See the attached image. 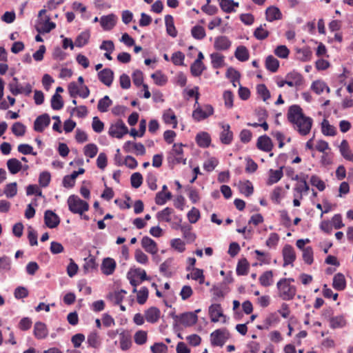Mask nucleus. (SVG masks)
I'll use <instances>...</instances> for the list:
<instances>
[{"label": "nucleus", "instance_id": "nucleus-14", "mask_svg": "<svg viewBox=\"0 0 353 353\" xmlns=\"http://www.w3.org/2000/svg\"><path fill=\"white\" fill-rule=\"evenodd\" d=\"M98 78L102 83L110 87L114 79V72L110 68H105L98 72Z\"/></svg>", "mask_w": 353, "mask_h": 353}, {"label": "nucleus", "instance_id": "nucleus-56", "mask_svg": "<svg viewBox=\"0 0 353 353\" xmlns=\"http://www.w3.org/2000/svg\"><path fill=\"white\" fill-rule=\"evenodd\" d=\"M313 249L310 246L305 247L303 250V259L305 263L311 265L314 261Z\"/></svg>", "mask_w": 353, "mask_h": 353}, {"label": "nucleus", "instance_id": "nucleus-8", "mask_svg": "<svg viewBox=\"0 0 353 353\" xmlns=\"http://www.w3.org/2000/svg\"><path fill=\"white\" fill-rule=\"evenodd\" d=\"M44 222L48 228H55L60 223V218L52 210H47L44 212Z\"/></svg>", "mask_w": 353, "mask_h": 353}, {"label": "nucleus", "instance_id": "nucleus-38", "mask_svg": "<svg viewBox=\"0 0 353 353\" xmlns=\"http://www.w3.org/2000/svg\"><path fill=\"white\" fill-rule=\"evenodd\" d=\"M249 270V263L245 258L239 261L236 265V274L239 276L247 275Z\"/></svg>", "mask_w": 353, "mask_h": 353}, {"label": "nucleus", "instance_id": "nucleus-52", "mask_svg": "<svg viewBox=\"0 0 353 353\" xmlns=\"http://www.w3.org/2000/svg\"><path fill=\"white\" fill-rule=\"evenodd\" d=\"M87 343L93 348H97L100 345L99 336L96 331L90 333L87 338Z\"/></svg>", "mask_w": 353, "mask_h": 353}, {"label": "nucleus", "instance_id": "nucleus-47", "mask_svg": "<svg viewBox=\"0 0 353 353\" xmlns=\"http://www.w3.org/2000/svg\"><path fill=\"white\" fill-rule=\"evenodd\" d=\"M163 119L165 123L168 124H173V128H176L177 125V120L176 117L174 114V112L169 109L168 111L163 113Z\"/></svg>", "mask_w": 353, "mask_h": 353}, {"label": "nucleus", "instance_id": "nucleus-22", "mask_svg": "<svg viewBox=\"0 0 353 353\" xmlns=\"http://www.w3.org/2000/svg\"><path fill=\"white\" fill-rule=\"evenodd\" d=\"M161 315V311L156 307H151L145 312V317L148 323H157Z\"/></svg>", "mask_w": 353, "mask_h": 353}, {"label": "nucleus", "instance_id": "nucleus-50", "mask_svg": "<svg viewBox=\"0 0 353 353\" xmlns=\"http://www.w3.org/2000/svg\"><path fill=\"white\" fill-rule=\"evenodd\" d=\"M172 194L170 192H163V191H160L157 193L155 196V203L159 205H164L168 200L171 199Z\"/></svg>", "mask_w": 353, "mask_h": 353}, {"label": "nucleus", "instance_id": "nucleus-34", "mask_svg": "<svg viewBox=\"0 0 353 353\" xmlns=\"http://www.w3.org/2000/svg\"><path fill=\"white\" fill-rule=\"evenodd\" d=\"M224 56L218 53L213 52L210 54L211 63L214 68L218 69L224 65Z\"/></svg>", "mask_w": 353, "mask_h": 353}, {"label": "nucleus", "instance_id": "nucleus-29", "mask_svg": "<svg viewBox=\"0 0 353 353\" xmlns=\"http://www.w3.org/2000/svg\"><path fill=\"white\" fill-rule=\"evenodd\" d=\"M333 288L338 290H343L346 287V281L342 273H337L334 275L332 282Z\"/></svg>", "mask_w": 353, "mask_h": 353}, {"label": "nucleus", "instance_id": "nucleus-1", "mask_svg": "<svg viewBox=\"0 0 353 353\" xmlns=\"http://www.w3.org/2000/svg\"><path fill=\"white\" fill-rule=\"evenodd\" d=\"M288 119L296 126L300 134L305 136L310 132L312 125V119L305 116L299 105H292L289 107Z\"/></svg>", "mask_w": 353, "mask_h": 353}, {"label": "nucleus", "instance_id": "nucleus-7", "mask_svg": "<svg viewBox=\"0 0 353 353\" xmlns=\"http://www.w3.org/2000/svg\"><path fill=\"white\" fill-rule=\"evenodd\" d=\"M282 255L283 258V267H286L288 265L293 264L296 260V254L294 248L289 244H286L282 250Z\"/></svg>", "mask_w": 353, "mask_h": 353}, {"label": "nucleus", "instance_id": "nucleus-48", "mask_svg": "<svg viewBox=\"0 0 353 353\" xmlns=\"http://www.w3.org/2000/svg\"><path fill=\"white\" fill-rule=\"evenodd\" d=\"M50 102L51 107L54 110H61L63 107L62 97L58 93H54L52 95Z\"/></svg>", "mask_w": 353, "mask_h": 353}, {"label": "nucleus", "instance_id": "nucleus-62", "mask_svg": "<svg viewBox=\"0 0 353 353\" xmlns=\"http://www.w3.org/2000/svg\"><path fill=\"white\" fill-rule=\"evenodd\" d=\"M134 339L137 345H143L147 341V332L143 330H139L134 334Z\"/></svg>", "mask_w": 353, "mask_h": 353}, {"label": "nucleus", "instance_id": "nucleus-58", "mask_svg": "<svg viewBox=\"0 0 353 353\" xmlns=\"http://www.w3.org/2000/svg\"><path fill=\"white\" fill-rule=\"evenodd\" d=\"M131 185L134 188H139L143 183V176L139 172H134L130 176Z\"/></svg>", "mask_w": 353, "mask_h": 353}, {"label": "nucleus", "instance_id": "nucleus-63", "mask_svg": "<svg viewBox=\"0 0 353 353\" xmlns=\"http://www.w3.org/2000/svg\"><path fill=\"white\" fill-rule=\"evenodd\" d=\"M148 289L146 287H142L137 292V302L140 305L144 304L148 297Z\"/></svg>", "mask_w": 353, "mask_h": 353}, {"label": "nucleus", "instance_id": "nucleus-15", "mask_svg": "<svg viewBox=\"0 0 353 353\" xmlns=\"http://www.w3.org/2000/svg\"><path fill=\"white\" fill-rule=\"evenodd\" d=\"M117 17L114 14L103 15L100 18V24L104 30H110L116 25Z\"/></svg>", "mask_w": 353, "mask_h": 353}, {"label": "nucleus", "instance_id": "nucleus-28", "mask_svg": "<svg viewBox=\"0 0 353 353\" xmlns=\"http://www.w3.org/2000/svg\"><path fill=\"white\" fill-rule=\"evenodd\" d=\"M196 141L199 146L205 148L210 145L211 137L208 132H202L196 134Z\"/></svg>", "mask_w": 353, "mask_h": 353}, {"label": "nucleus", "instance_id": "nucleus-27", "mask_svg": "<svg viewBox=\"0 0 353 353\" xmlns=\"http://www.w3.org/2000/svg\"><path fill=\"white\" fill-rule=\"evenodd\" d=\"M165 23L167 34H169L170 37L175 38L177 36V30L174 23L173 17L170 14L165 15Z\"/></svg>", "mask_w": 353, "mask_h": 353}, {"label": "nucleus", "instance_id": "nucleus-19", "mask_svg": "<svg viewBox=\"0 0 353 353\" xmlns=\"http://www.w3.org/2000/svg\"><path fill=\"white\" fill-rule=\"evenodd\" d=\"M33 332L37 339H43L46 338L48 334L46 325L41 321H37L34 323Z\"/></svg>", "mask_w": 353, "mask_h": 353}, {"label": "nucleus", "instance_id": "nucleus-3", "mask_svg": "<svg viewBox=\"0 0 353 353\" xmlns=\"http://www.w3.org/2000/svg\"><path fill=\"white\" fill-rule=\"evenodd\" d=\"M279 297L284 301L294 299L296 293V288L290 283H285L279 280L276 283Z\"/></svg>", "mask_w": 353, "mask_h": 353}, {"label": "nucleus", "instance_id": "nucleus-64", "mask_svg": "<svg viewBox=\"0 0 353 353\" xmlns=\"http://www.w3.org/2000/svg\"><path fill=\"white\" fill-rule=\"evenodd\" d=\"M152 353H167L168 347L163 343H155L150 347Z\"/></svg>", "mask_w": 353, "mask_h": 353}, {"label": "nucleus", "instance_id": "nucleus-46", "mask_svg": "<svg viewBox=\"0 0 353 353\" xmlns=\"http://www.w3.org/2000/svg\"><path fill=\"white\" fill-rule=\"evenodd\" d=\"M112 103V100L106 95L99 101L97 105L98 110L101 112H106Z\"/></svg>", "mask_w": 353, "mask_h": 353}, {"label": "nucleus", "instance_id": "nucleus-57", "mask_svg": "<svg viewBox=\"0 0 353 353\" xmlns=\"http://www.w3.org/2000/svg\"><path fill=\"white\" fill-rule=\"evenodd\" d=\"M55 27L56 24L54 22L50 21V17L47 16L43 28L41 29L37 28V30L40 33H48L54 29Z\"/></svg>", "mask_w": 353, "mask_h": 353}, {"label": "nucleus", "instance_id": "nucleus-12", "mask_svg": "<svg viewBox=\"0 0 353 353\" xmlns=\"http://www.w3.org/2000/svg\"><path fill=\"white\" fill-rule=\"evenodd\" d=\"M198 321V316L193 312H184L179 315V322L185 327H191Z\"/></svg>", "mask_w": 353, "mask_h": 353}, {"label": "nucleus", "instance_id": "nucleus-53", "mask_svg": "<svg viewBox=\"0 0 353 353\" xmlns=\"http://www.w3.org/2000/svg\"><path fill=\"white\" fill-rule=\"evenodd\" d=\"M3 194L8 198H12L17 194V184L16 182L8 183L6 185Z\"/></svg>", "mask_w": 353, "mask_h": 353}, {"label": "nucleus", "instance_id": "nucleus-33", "mask_svg": "<svg viewBox=\"0 0 353 353\" xmlns=\"http://www.w3.org/2000/svg\"><path fill=\"white\" fill-rule=\"evenodd\" d=\"M90 34L88 30L81 32L76 38L74 44L78 48H82L85 46L90 39Z\"/></svg>", "mask_w": 353, "mask_h": 353}, {"label": "nucleus", "instance_id": "nucleus-49", "mask_svg": "<svg viewBox=\"0 0 353 353\" xmlns=\"http://www.w3.org/2000/svg\"><path fill=\"white\" fill-rule=\"evenodd\" d=\"M205 69L206 68L203 63H196V61H194L190 65L191 74L195 77L201 76Z\"/></svg>", "mask_w": 353, "mask_h": 353}, {"label": "nucleus", "instance_id": "nucleus-9", "mask_svg": "<svg viewBox=\"0 0 353 353\" xmlns=\"http://www.w3.org/2000/svg\"><path fill=\"white\" fill-rule=\"evenodd\" d=\"M50 123V117L48 114L44 113L37 117L34 122V130L38 132H42L45 128Z\"/></svg>", "mask_w": 353, "mask_h": 353}, {"label": "nucleus", "instance_id": "nucleus-4", "mask_svg": "<svg viewBox=\"0 0 353 353\" xmlns=\"http://www.w3.org/2000/svg\"><path fill=\"white\" fill-rule=\"evenodd\" d=\"M8 87L10 92L14 96L23 93L26 96H29L32 91V87L30 83H27L24 86H22L19 83V79L17 77L12 78V81L8 83Z\"/></svg>", "mask_w": 353, "mask_h": 353}, {"label": "nucleus", "instance_id": "nucleus-26", "mask_svg": "<svg viewBox=\"0 0 353 353\" xmlns=\"http://www.w3.org/2000/svg\"><path fill=\"white\" fill-rule=\"evenodd\" d=\"M283 166H281L279 170H274L273 169H270L269 170V178L267 181V184L268 185L276 183L281 180L283 176Z\"/></svg>", "mask_w": 353, "mask_h": 353}, {"label": "nucleus", "instance_id": "nucleus-25", "mask_svg": "<svg viewBox=\"0 0 353 353\" xmlns=\"http://www.w3.org/2000/svg\"><path fill=\"white\" fill-rule=\"evenodd\" d=\"M266 20L272 22L275 20H279L282 18V13L280 10L275 6H270L265 11Z\"/></svg>", "mask_w": 353, "mask_h": 353}, {"label": "nucleus", "instance_id": "nucleus-35", "mask_svg": "<svg viewBox=\"0 0 353 353\" xmlns=\"http://www.w3.org/2000/svg\"><path fill=\"white\" fill-rule=\"evenodd\" d=\"M174 210L172 208L167 207L164 208L163 210L159 211L157 213V219L159 221H165L170 222L171 217L170 215L173 213Z\"/></svg>", "mask_w": 353, "mask_h": 353}, {"label": "nucleus", "instance_id": "nucleus-39", "mask_svg": "<svg viewBox=\"0 0 353 353\" xmlns=\"http://www.w3.org/2000/svg\"><path fill=\"white\" fill-rule=\"evenodd\" d=\"M329 323L332 329L342 328L346 325V321L342 315L333 316Z\"/></svg>", "mask_w": 353, "mask_h": 353}, {"label": "nucleus", "instance_id": "nucleus-23", "mask_svg": "<svg viewBox=\"0 0 353 353\" xmlns=\"http://www.w3.org/2000/svg\"><path fill=\"white\" fill-rule=\"evenodd\" d=\"M180 230L183 233V236L187 240L188 243H192L195 241L196 236L191 230L192 227L188 223L179 225Z\"/></svg>", "mask_w": 353, "mask_h": 353}, {"label": "nucleus", "instance_id": "nucleus-2", "mask_svg": "<svg viewBox=\"0 0 353 353\" xmlns=\"http://www.w3.org/2000/svg\"><path fill=\"white\" fill-rule=\"evenodd\" d=\"M69 210L73 214H82L89 210V204L85 201L81 199L78 196L70 195L67 201Z\"/></svg>", "mask_w": 353, "mask_h": 353}, {"label": "nucleus", "instance_id": "nucleus-55", "mask_svg": "<svg viewBox=\"0 0 353 353\" xmlns=\"http://www.w3.org/2000/svg\"><path fill=\"white\" fill-rule=\"evenodd\" d=\"M51 180L50 173L48 171H43L40 173L39 176V183L41 187L46 188L49 185Z\"/></svg>", "mask_w": 353, "mask_h": 353}, {"label": "nucleus", "instance_id": "nucleus-31", "mask_svg": "<svg viewBox=\"0 0 353 353\" xmlns=\"http://www.w3.org/2000/svg\"><path fill=\"white\" fill-rule=\"evenodd\" d=\"M7 167L12 174H15L21 170L22 164L18 159L12 158L8 160Z\"/></svg>", "mask_w": 353, "mask_h": 353}, {"label": "nucleus", "instance_id": "nucleus-42", "mask_svg": "<svg viewBox=\"0 0 353 353\" xmlns=\"http://www.w3.org/2000/svg\"><path fill=\"white\" fill-rule=\"evenodd\" d=\"M265 27H266L265 23L260 25L255 29L253 35L256 39L262 41L268 37L270 32L265 29Z\"/></svg>", "mask_w": 353, "mask_h": 353}, {"label": "nucleus", "instance_id": "nucleus-41", "mask_svg": "<svg viewBox=\"0 0 353 353\" xmlns=\"http://www.w3.org/2000/svg\"><path fill=\"white\" fill-rule=\"evenodd\" d=\"M225 76L228 79H229L234 87H236V85L234 84V82H237L240 83V77L241 74L236 70L233 68L232 67H230L226 72Z\"/></svg>", "mask_w": 353, "mask_h": 353}, {"label": "nucleus", "instance_id": "nucleus-13", "mask_svg": "<svg viewBox=\"0 0 353 353\" xmlns=\"http://www.w3.org/2000/svg\"><path fill=\"white\" fill-rule=\"evenodd\" d=\"M209 314L210 316L211 321L214 323L218 322L219 317H223L224 319L226 318L223 313L221 305L219 303L212 304L209 307ZM223 322H225V319L223 320Z\"/></svg>", "mask_w": 353, "mask_h": 353}, {"label": "nucleus", "instance_id": "nucleus-21", "mask_svg": "<svg viewBox=\"0 0 353 353\" xmlns=\"http://www.w3.org/2000/svg\"><path fill=\"white\" fill-rule=\"evenodd\" d=\"M231 46V41L225 36H219L215 38L214 47L216 50H227Z\"/></svg>", "mask_w": 353, "mask_h": 353}, {"label": "nucleus", "instance_id": "nucleus-45", "mask_svg": "<svg viewBox=\"0 0 353 353\" xmlns=\"http://www.w3.org/2000/svg\"><path fill=\"white\" fill-rule=\"evenodd\" d=\"M239 190L241 193L243 194L245 196H250L254 192L252 183L249 180L243 183L241 182L239 185Z\"/></svg>", "mask_w": 353, "mask_h": 353}, {"label": "nucleus", "instance_id": "nucleus-6", "mask_svg": "<svg viewBox=\"0 0 353 353\" xmlns=\"http://www.w3.org/2000/svg\"><path fill=\"white\" fill-rule=\"evenodd\" d=\"M128 132L127 126L121 119H119L115 123L112 124L108 130L110 137L117 139H121L123 135Z\"/></svg>", "mask_w": 353, "mask_h": 353}, {"label": "nucleus", "instance_id": "nucleus-61", "mask_svg": "<svg viewBox=\"0 0 353 353\" xmlns=\"http://www.w3.org/2000/svg\"><path fill=\"white\" fill-rule=\"evenodd\" d=\"M274 54L281 59H286L290 54L289 49L284 45L277 46L274 50Z\"/></svg>", "mask_w": 353, "mask_h": 353}, {"label": "nucleus", "instance_id": "nucleus-60", "mask_svg": "<svg viewBox=\"0 0 353 353\" xmlns=\"http://www.w3.org/2000/svg\"><path fill=\"white\" fill-rule=\"evenodd\" d=\"M98 152V148L94 143H89L84 148V154L90 158H94Z\"/></svg>", "mask_w": 353, "mask_h": 353}, {"label": "nucleus", "instance_id": "nucleus-40", "mask_svg": "<svg viewBox=\"0 0 353 353\" xmlns=\"http://www.w3.org/2000/svg\"><path fill=\"white\" fill-rule=\"evenodd\" d=\"M321 132L325 136H334L336 128L330 124L329 121L324 119L321 123Z\"/></svg>", "mask_w": 353, "mask_h": 353}, {"label": "nucleus", "instance_id": "nucleus-59", "mask_svg": "<svg viewBox=\"0 0 353 353\" xmlns=\"http://www.w3.org/2000/svg\"><path fill=\"white\" fill-rule=\"evenodd\" d=\"M310 183L316 187L319 191H323L325 189V183L318 176L312 175L310 178Z\"/></svg>", "mask_w": 353, "mask_h": 353}, {"label": "nucleus", "instance_id": "nucleus-36", "mask_svg": "<svg viewBox=\"0 0 353 353\" xmlns=\"http://www.w3.org/2000/svg\"><path fill=\"white\" fill-rule=\"evenodd\" d=\"M279 67V61L272 55H269L265 59V68L272 72H276Z\"/></svg>", "mask_w": 353, "mask_h": 353}, {"label": "nucleus", "instance_id": "nucleus-17", "mask_svg": "<svg viewBox=\"0 0 353 353\" xmlns=\"http://www.w3.org/2000/svg\"><path fill=\"white\" fill-rule=\"evenodd\" d=\"M141 246L150 254H154L158 252L157 243L148 236L143 237L141 240Z\"/></svg>", "mask_w": 353, "mask_h": 353}, {"label": "nucleus", "instance_id": "nucleus-43", "mask_svg": "<svg viewBox=\"0 0 353 353\" xmlns=\"http://www.w3.org/2000/svg\"><path fill=\"white\" fill-rule=\"evenodd\" d=\"M191 34L194 39L197 40H202L206 36L204 28L199 25L194 26L192 28Z\"/></svg>", "mask_w": 353, "mask_h": 353}, {"label": "nucleus", "instance_id": "nucleus-30", "mask_svg": "<svg viewBox=\"0 0 353 353\" xmlns=\"http://www.w3.org/2000/svg\"><path fill=\"white\" fill-rule=\"evenodd\" d=\"M339 150L343 156L346 160L353 161V154L350 150L349 144L347 140H343L339 146Z\"/></svg>", "mask_w": 353, "mask_h": 353}, {"label": "nucleus", "instance_id": "nucleus-32", "mask_svg": "<svg viewBox=\"0 0 353 353\" xmlns=\"http://www.w3.org/2000/svg\"><path fill=\"white\" fill-rule=\"evenodd\" d=\"M260 284L263 287L270 286L273 283V272L268 270L263 272L259 279Z\"/></svg>", "mask_w": 353, "mask_h": 353}, {"label": "nucleus", "instance_id": "nucleus-44", "mask_svg": "<svg viewBox=\"0 0 353 353\" xmlns=\"http://www.w3.org/2000/svg\"><path fill=\"white\" fill-rule=\"evenodd\" d=\"M85 263L83 265V269L85 273H88L95 270L97 267L95 258L91 255L84 259Z\"/></svg>", "mask_w": 353, "mask_h": 353}, {"label": "nucleus", "instance_id": "nucleus-51", "mask_svg": "<svg viewBox=\"0 0 353 353\" xmlns=\"http://www.w3.org/2000/svg\"><path fill=\"white\" fill-rule=\"evenodd\" d=\"M151 78L154 80V83L159 86L164 85L167 81V77L162 74L161 71L158 70L155 73L152 74Z\"/></svg>", "mask_w": 353, "mask_h": 353}, {"label": "nucleus", "instance_id": "nucleus-16", "mask_svg": "<svg viewBox=\"0 0 353 353\" xmlns=\"http://www.w3.org/2000/svg\"><path fill=\"white\" fill-rule=\"evenodd\" d=\"M256 147L259 150L264 152H270L273 148L271 139L267 135H263L258 138Z\"/></svg>", "mask_w": 353, "mask_h": 353}, {"label": "nucleus", "instance_id": "nucleus-11", "mask_svg": "<svg viewBox=\"0 0 353 353\" xmlns=\"http://www.w3.org/2000/svg\"><path fill=\"white\" fill-rule=\"evenodd\" d=\"M225 330L218 329L210 334L211 344L213 346L222 347L226 340L225 336Z\"/></svg>", "mask_w": 353, "mask_h": 353}, {"label": "nucleus", "instance_id": "nucleus-54", "mask_svg": "<svg viewBox=\"0 0 353 353\" xmlns=\"http://www.w3.org/2000/svg\"><path fill=\"white\" fill-rule=\"evenodd\" d=\"M12 132L17 137H22L25 134L26 127L21 122H15L12 126Z\"/></svg>", "mask_w": 353, "mask_h": 353}, {"label": "nucleus", "instance_id": "nucleus-10", "mask_svg": "<svg viewBox=\"0 0 353 353\" xmlns=\"http://www.w3.org/2000/svg\"><path fill=\"white\" fill-rule=\"evenodd\" d=\"M222 131L220 133L219 139L221 143L230 145L233 140V132L230 130V125L228 123L220 124Z\"/></svg>", "mask_w": 353, "mask_h": 353}, {"label": "nucleus", "instance_id": "nucleus-5", "mask_svg": "<svg viewBox=\"0 0 353 353\" xmlns=\"http://www.w3.org/2000/svg\"><path fill=\"white\" fill-rule=\"evenodd\" d=\"M194 108V110L192 112V118L197 122L204 120L214 114V108L210 104H205L201 106L198 103Z\"/></svg>", "mask_w": 353, "mask_h": 353}, {"label": "nucleus", "instance_id": "nucleus-24", "mask_svg": "<svg viewBox=\"0 0 353 353\" xmlns=\"http://www.w3.org/2000/svg\"><path fill=\"white\" fill-rule=\"evenodd\" d=\"M120 336V347L123 351L129 350L132 345L131 335L128 332L122 330L119 333Z\"/></svg>", "mask_w": 353, "mask_h": 353}, {"label": "nucleus", "instance_id": "nucleus-18", "mask_svg": "<svg viewBox=\"0 0 353 353\" xmlns=\"http://www.w3.org/2000/svg\"><path fill=\"white\" fill-rule=\"evenodd\" d=\"M296 58L301 61L307 62L311 60L312 57V51L308 46L303 48H296L295 49Z\"/></svg>", "mask_w": 353, "mask_h": 353}, {"label": "nucleus", "instance_id": "nucleus-37", "mask_svg": "<svg viewBox=\"0 0 353 353\" xmlns=\"http://www.w3.org/2000/svg\"><path fill=\"white\" fill-rule=\"evenodd\" d=\"M235 57L240 61H246L249 59V52L244 46H239L234 52Z\"/></svg>", "mask_w": 353, "mask_h": 353}, {"label": "nucleus", "instance_id": "nucleus-20", "mask_svg": "<svg viewBox=\"0 0 353 353\" xmlns=\"http://www.w3.org/2000/svg\"><path fill=\"white\" fill-rule=\"evenodd\" d=\"M116 268V262L112 258H105L103 260L101 269L105 275H111Z\"/></svg>", "mask_w": 353, "mask_h": 353}]
</instances>
